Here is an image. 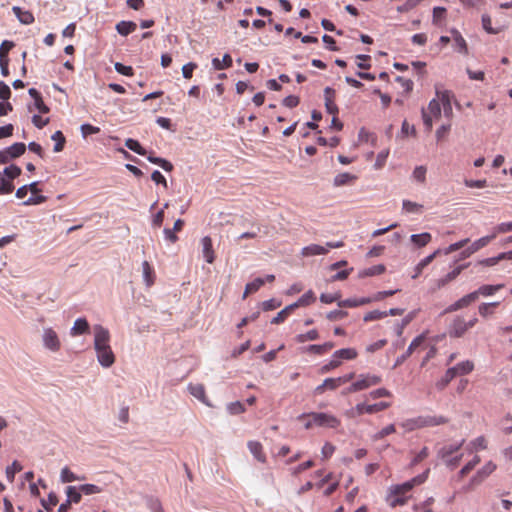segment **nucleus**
I'll list each match as a JSON object with an SVG mask.
<instances>
[{
    "label": "nucleus",
    "instance_id": "nucleus-1",
    "mask_svg": "<svg viewBox=\"0 0 512 512\" xmlns=\"http://www.w3.org/2000/svg\"><path fill=\"white\" fill-rule=\"evenodd\" d=\"M429 472L430 470L427 469L422 474L415 476L405 483L390 486L386 499L389 506L395 508L405 505L410 498L409 493L411 490L423 484L427 480Z\"/></svg>",
    "mask_w": 512,
    "mask_h": 512
},
{
    "label": "nucleus",
    "instance_id": "nucleus-2",
    "mask_svg": "<svg viewBox=\"0 0 512 512\" xmlns=\"http://www.w3.org/2000/svg\"><path fill=\"white\" fill-rule=\"evenodd\" d=\"M94 332V349L96 351L97 360L104 368L111 367L115 362V355L110 346V332L102 325H95Z\"/></svg>",
    "mask_w": 512,
    "mask_h": 512
},
{
    "label": "nucleus",
    "instance_id": "nucleus-3",
    "mask_svg": "<svg viewBox=\"0 0 512 512\" xmlns=\"http://www.w3.org/2000/svg\"><path fill=\"white\" fill-rule=\"evenodd\" d=\"M298 420L304 422L305 429H311L314 426L338 428L341 424L340 419L336 416L323 412L303 413L298 417Z\"/></svg>",
    "mask_w": 512,
    "mask_h": 512
},
{
    "label": "nucleus",
    "instance_id": "nucleus-4",
    "mask_svg": "<svg viewBox=\"0 0 512 512\" xmlns=\"http://www.w3.org/2000/svg\"><path fill=\"white\" fill-rule=\"evenodd\" d=\"M391 402L381 401L374 404L368 403H358L355 407H352L345 411V416L350 419H354L360 417L364 414H376L378 412L384 411L391 407Z\"/></svg>",
    "mask_w": 512,
    "mask_h": 512
},
{
    "label": "nucleus",
    "instance_id": "nucleus-5",
    "mask_svg": "<svg viewBox=\"0 0 512 512\" xmlns=\"http://www.w3.org/2000/svg\"><path fill=\"white\" fill-rule=\"evenodd\" d=\"M382 381L381 376L376 374H360L357 379L347 388V393H355L358 391L366 390L370 387L380 384Z\"/></svg>",
    "mask_w": 512,
    "mask_h": 512
},
{
    "label": "nucleus",
    "instance_id": "nucleus-6",
    "mask_svg": "<svg viewBox=\"0 0 512 512\" xmlns=\"http://www.w3.org/2000/svg\"><path fill=\"white\" fill-rule=\"evenodd\" d=\"M441 109H442V103H441V100L437 96L429 102L427 110L422 109L423 122L428 131H431V129L433 127V118H435V119L440 118Z\"/></svg>",
    "mask_w": 512,
    "mask_h": 512
},
{
    "label": "nucleus",
    "instance_id": "nucleus-7",
    "mask_svg": "<svg viewBox=\"0 0 512 512\" xmlns=\"http://www.w3.org/2000/svg\"><path fill=\"white\" fill-rule=\"evenodd\" d=\"M477 321L478 319L476 317L469 321H465L464 318L460 316L456 317L449 327V336L454 338H460L464 336L469 329L476 325Z\"/></svg>",
    "mask_w": 512,
    "mask_h": 512
},
{
    "label": "nucleus",
    "instance_id": "nucleus-8",
    "mask_svg": "<svg viewBox=\"0 0 512 512\" xmlns=\"http://www.w3.org/2000/svg\"><path fill=\"white\" fill-rule=\"evenodd\" d=\"M355 378V373H349L338 378H327L322 384L318 385L314 393L316 395L323 394L326 390H336L342 384L348 383Z\"/></svg>",
    "mask_w": 512,
    "mask_h": 512
},
{
    "label": "nucleus",
    "instance_id": "nucleus-9",
    "mask_svg": "<svg viewBox=\"0 0 512 512\" xmlns=\"http://www.w3.org/2000/svg\"><path fill=\"white\" fill-rule=\"evenodd\" d=\"M497 466L494 462L488 461L476 474L470 479L466 491L473 490L474 487L480 485L486 478H488L495 470Z\"/></svg>",
    "mask_w": 512,
    "mask_h": 512
},
{
    "label": "nucleus",
    "instance_id": "nucleus-10",
    "mask_svg": "<svg viewBox=\"0 0 512 512\" xmlns=\"http://www.w3.org/2000/svg\"><path fill=\"white\" fill-rule=\"evenodd\" d=\"M43 344L47 349L53 352H57L61 348V342L59 340V337L52 328L44 329Z\"/></svg>",
    "mask_w": 512,
    "mask_h": 512
},
{
    "label": "nucleus",
    "instance_id": "nucleus-11",
    "mask_svg": "<svg viewBox=\"0 0 512 512\" xmlns=\"http://www.w3.org/2000/svg\"><path fill=\"white\" fill-rule=\"evenodd\" d=\"M437 97L441 100L442 109L446 117H451L453 114L451 99L452 93L448 90H437Z\"/></svg>",
    "mask_w": 512,
    "mask_h": 512
},
{
    "label": "nucleus",
    "instance_id": "nucleus-12",
    "mask_svg": "<svg viewBox=\"0 0 512 512\" xmlns=\"http://www.w3.org/2000/svg\"><path fill=\"white\" fill-rule=\"evenodd\" d=\"M324 96H325V107H326L327 112L333 116L338 115L339 110L335 103V91L332 88L327 87L324 90Z\"/></svg>",
    "mask_w": 512,
    "mask_h": 512
},
{
    "label": "nucleus",
    "instance_id": "nucleus-13",
    "mask_svg": "<svg viewBox=\"0 0 512 512\" xmlns=\"http://www.w3.org/2000/svg\"><path fill=\"white\" fill-rule=\"evenodd\" d=\"M422 428L434 427L448 423L449 419L442 415H420Z\"/></svg>",
    "mask_w": 512,
    "mask_h": 512
},
{
    "label": "nucleus",
    "instance_id": "nucleus-14",
    "mask_svg": "<svg viewBox=\"0 0 512 512\" xmlns=\"http://www.w3.org/2000/svg\"><path fill=\"white\" fill-rule=\"evenodd\" d=\"M465 440H461L458 444L444 445L438 451V457L444 462L449 459L454 453H457L463 446Z\"/></svg>",
    "mask_w": 512,
    "mask_h": 512
},
{
    "label": "nucleus",
    "instance_id": "nucleus-15",
    "mask_svg": "<svg viewBox=\"0 0 512 512\" xmlns=\"http://www.w3.org/2000/svg\"><path fill=\"white\" fill-rule=\"evenodd\" d=\"M428 347L427 343V333H422L418 335L413 341L410 343L408 347V354H413L415 352H419Z\"/></svg>",
    "mask_w": 512,
    "mask_h": 512
},
{
    "label": "nucleus",
    "instance_id": "nucleus-16",
    "mask_svg": "<svg viewBox=\"0 0 512 512\" xmlns=\"http://www.w3.org/2000/svg\"><path fill=\"white\" fill-rule=\"evenodd\" d=\"M90 331V326L85 318H78L75 320L73 327L70 330V335L76 337L79 335L87 334Z\"/></svg>",
    "mask_w": 512,
    "mask_h": 512
},
{
    "label": "nucleus",
    "instance_id": "nucleus-17",
    "mask_svg": "<svg viewBox=\"0 0 512 512\" xmlns=\"http://www.w3.org/2000/svg\"><path fill=\"white\" fill-rule=\"evenodd\" d=\"M247 446L249 451L252 453L256 460H258L261 463L266 462V454L263 450L262 444L259 441H249L247 443Z\"/></svg>",
    "mask_w": 512,
    "mask_h": 512
},
{
    "label": "nucleus",
    "instance_id": "nucleus-18",
    "mask_svg": "<svg viewBox=\"0 0 512 512\" xmlns=\"http://www.w3.org/2000/svg\"><path fill=\"white\" fill-rule=\"evenodd\" d=\"M328 253V248L318 245V244H310L301 250V255L304 257L316 256V255H324Z\"/></svg>",
    "mask_w": 512,
    "mask_h": 512
},
{
    "label": "nucleus",
    "instance_id": "nucleus-19",
    "mask_svg": "<svg viewBox=\"0 0 512 512\" xmlns=\"http://www.w3.org/2000/svg\"><path fill=\"white\" fill-rule=\"evenodd\" d=\"M455 377L456 376H464L471 373L474 370V363L470 360L463 361L458 363L454 367H451Z\"/></svg>",
    "mask_w": 512,
    "mask_h": 512
},
{
    "label": "nucleus",
    "instance_id": "nucleus-20",
    "mask_svg": "<svg viewBox=\"0 0 512 512\" xmlns=\"http://www.w3.org/2000/svg\"><path fill=\"white\" fill-rule=\"evenodd\" d=\"M203 255L207 263L212 264L215 260V254L212 246V239L209 236H205L202 239Z\"/></svg>",
    "mask_w": 512,
    "mask_h": 512
},
{
    "label": "nucleus",
    "instance_id": "nucleus-21",
    "mask_svg": "<svg viewBox=\"0 0 512 512\" xmlns=\"http://www.w3.org/2000/svg\"><path fill=\"white\" fill-rule=\"evenodd\" d=\"M441 252L440 249L434 251L432 254L428 255L424 259H422L417 266L415 267V273L412 275L413 279H416L419 277L424 270L434 259L435 257Z\"/></svg>",
    "mask_w": 512,
    "mask_h": 512
},
{
    "label": "nucleus",
    "instance_id": "nucleus-22",
    "mask_svg": "<svg viewBox=\"0 0 512 512\" xmlns=\"http://www.w3.org/2000/svg\"><path fill=\"white\" fill-rule=\"evenodd\" d=\"M12 11L22 24L28 25L34 22V16L30 11L22 10L18 6H14Z\"/></svg>",
    "mask_w": 512,
    "mask_h": 512
},
{
    "label": "nucleus",
    "instance_id": "nucleus-23",
    "mask_svg": "<svg viewBox=\"0 0 512 512\" xmlns=\"http://www.w3.org/2000/svg\"><path fill=\"white\" fill-rule=\"evenodd\" d=\"M451 34H452L453 40L455 42V49L461 54H467L468 53L467 43H466L465 39L462 37L461 33L456 29H452Z\"/></svg>",
    "mask_w": 512,
    "mask_h": 512
},
{
    "label": "nucleus",
    "instance_id": "nucleus-24",
    "mask_svg": "<svg viewBox=\"0 0 512 512\" xmlns=\"http://www.w3.org/2000/svg\"><path fill=\"white\" fill-rule=\"evenodd\" d=\"M400 426L404 429L405 433L422 429L421 417L417 416L414 418L406 419L400 423Z\"/></svg>",
    "mask_w": 512,
    "mask_h": 512
},
{
    "label": "nucleus",
    "instance_id": "nucleus-25",
    "mask_svg": "<svg viewBox=\"0 0 512 512\" xmlns=\"http://www.w3.org/2000/svg\"><path fill=\"white\" fill-rule=\"evenodd\" d=\"M372 302V299L369 297H363V298H354V299H346L338 302L339 307H358L363 306L366 304H369Z\"/></svg>",
    "mask_w": 512,
    "mask_h": 512
},
{
    "label": "nucleus",
    "instance_id": "nucleus-26",
    "mask_svg": "<svg viewBox=\"0 0 512 512\" xmlns=\"http://www.w3.org/2000/svg\"><path fill=\"white\" fill-rule=\"evenodd\" d=\"M358 356L356 349L343 348L334 352L333 357L338 360H354Z\"/></svg>",
    "mask_w": 512,
    "mask_h": 512
},
{
    "label": "nucleus",
    "instance_id": "nucleus-27",
    "mask_svg": "<svg viewBox=\"0 0 512 512\" xmlns=\"http://www.w3.org/2000/svg\"><path fill=\"white\" fill-rule=\"evenodd\" d=\"M334 346L335 345L333 342H326L322 345L313 344V345H309L306 348V351L309 353L317 354V355H323V354H326L327 352H329L330 350H332L334 348Z\"/></svg>",
    "mask_w": 512,
    "mask_h": 512
},
{
    "label": "nucleus",
    "instance_id": "nucleus-28",
    "mask_svg": "<svg viewBox=\"0 0 512 512\" xmlns=\"http://www.w3.org/2000/svg\"><path fill=\"white\" fill-rule=\"evenodd\" d=\"M137 28V25L133 21H120L116 25L117 32L122 36H127L130 33L134 32Z\"/></svg>",
    "mask_w": 512,
    "mask_h": 512
},
{
    "label": "nucleus",
    "instance_id": "nucleus-29",
    "mask_svg": "<svg viewBox=\"0 0 512 512\" xmlns=\"http://www.w3.org/2000/svg\"><path fill=\"white\" fill-rule=\"evenodd\" d=\"M432 239V236L428 232H424L421 234H413L410 237L411 242L417 247L426 246Z\"/></svg>",
    "mask_w": 512,
    "mask_h": 512
},
{
    "label": "nucleus",
    "instance_id": "nucleus-30",
    "mask_svg": "<svg viewBox=\"0 0 512 512\" xmlns=\"http://www.w3.org/2000/svg\"><path fill=\"white\" fill-rule=\"evenodd\" d=\"M356 179L357 177L355 175L350 174L348 172L340 173L335 176L334 185L337 187L344 186L354 182Z\"/></svg>",
    "mask_w": 512,
    "mask_h": 512
},
{
    "label": "nucleus",
    "instance_id": "nucleus-31",
    "mask_svg": "<svg viewBox=\"0 0 512 512\" xmlns=\"http://www.w3.org/2000/svg\"><path fill=\"white\" fill-rule=\"evenodd\" d=\"M504 287L503 284H497V285H482L479 287L478 290L475 291L477 293V298L479 295L482 296H491L497 291L501 290Z\"/></svg>",
    "mask_w": 512,
    "mask_h": 512
},
{
    "label": "nucleus",
    "instance_id": "nucleus-32",
    "mask_svg": "<svg viewBox=\"0 0 512 512\" xmlns=\"http://www.w3.org/2000/svg\"><path fill=\"white\" fill-rule=\"evenodd\" d=\"M495 239V234L487 235L474 241L469 247L475 253L480 249L486 247L492 240Z\"/></svg>",
    "mask_w": 512,
    "mask_h": 512
},
{
    "label": "nucleus",
    "instance_id": "nucleus-33",
    "mask_svg": "<svg viewBox=\"0 0 512 512\" xmlns=\"http://www.w3.org/2000/svg\"><path fill=\"white\" fill-rule=\"evenodd\" d=\"M66 495H67V501L71 503H79L82 498V492L80 491L79 487L75 486H68L66 488Z\"/></svg>",
    "mask_w": 512,
    "mask_h": 512
},
{
    "label": "nucleus",
    "instance_id": "nucleus-34",
    "mask_svg": "<svg viewBox=\"0 0 512 512\" xmlns=\"http://www.w3.org/2000/svg\"><path fill=\"white\" fill-rule=\"evenodd\" d=\"M232 62V57L229 54H225L222 60L214 58L212 60V65L216 70H223L226 68H230L232 66Z\"/></svg>",
    "mask_w": 512,
    "mask_h": 512
},
{
    "label": "nucleus",
    "instance_id": "nucleus-35",
    "mask_svg": "<svg viewBox=\"0 0 512 512\" xmlns=\"http://www.w3.org/2000/svg\"><path fill=\"white\" fill-rule=\"evenodd\" d=\"M265 283V280L262 278H256L252 282L246 284L245 291L243 294V299H245L249 294L257 292L260 287H262Z\"/></svg>",
    "mask_w": 512,
    "mask_h": 512
},
{
    "label": "nucleus",
    "instance_id": "nucleus-36",
    "mask_svg": "<svg viewBox=\"0 0 512 512\" xmlns=\"http://www.w3.org/2000/svg\"><path fill=\"white\" fill-rule=\"evenodd\" d=\"M487 439L484 436H479L469 443L468 449L473 451H481L487 449Z\"/></svg>",
    "mask_w": 512,
    "mask_h": 512
},
{
    "label": "nucleus",
    "instance_id": "nucleus-37",
    "mask_svg": "<svg viewBox=\"0 0 512 512\" xmlns=\"http://www.w3.org/2000/svg\"><path fill=\"white\" fill-rule=\"evenodd\" d=\"M12 159L18 158L25 153L26 145L22 142L14 143L6 148Z\"/></svg>",
    "mask_w": 512,
    "mask_h": 512
},
{
    "label": "nucleus",
    "instance_id": "nucleus-38",
    "mask_svg": "<svg viewBox=\"0 0 512 512\" xmlns=\"http://www.w3.org/2000/svg\"><path fill=\"white\" fill-rule=\"evenodd\" d=\"M402 209L406 213L419 214L422 213L423 211V205L416 202H412L410 200H404L402 203Z\"/></svg>",
    "mask_w": 512,
    "mask_h": 512
},
{
    "label": "nucleus",
    "instance_id": "nucleus-39",
    "mask_svg": "<svg viewBox=\"0 0 512 512\" xmlns=\"http://www.w3.org/2000/svg\"><path fill=\"white\" fill-rule=\"evenodd\" d=\"M147 159L149 162L159 165L162 169H164L167 172H171L173 170L172 163L164 158L149 155V156H147Z\"/></svg>",
    "mask_w": 512,
    "mask_h": 512
},
{
    "label": "nucleus",
    "instance_id": "nucleus-40",
    "mask_svg": "<svg viewBox=\"0 0 512 512\" xmlns=\"http://www.w3.org/2000/svg\"><path fill=\"white\" fill-rule=\"evenodd\" d=\"M316 300L315 294L312 290L307 291L305 294H303L296 302L295 304L297 307H306L312 303H314Z\"/></svg>",
    "mask_w": 512,
    "mask_h": 512
},
{
    "label": "nucleus",
    "instance_id": "nucleus-41",
    "mask_svg": "<svg viewBox=\"0 0 512 512\" xmlns=\"http://www.w3.org/2000/svg\"><path fill=\"white\" fill-rule=\"evenodd\" d=\"M190 393L202 402H206L205 387L202 384L189 385Z\"/></svg>",
    "mask_w": 512,
    "mask_h": 512
},
{
    "label": "nucleus",
    "instance_id": "nucleus-42",
    "mask_svg": "<svg viewBox=\"0 0 512 512\" xmlns=\"http://www.w3.org/2000/svg\"><path fill=\"white\" fill-rule=\"evenodd\" d=\"M125 146L141 156H145L147 154L146 150L141 146V144L132 138H129L125 141Z\"/></svg>",
    "mask_w": 512,
    "mask_h": 512
},
{
    "label": "nucleus",
    "instance_id": "nucleus-43",
    "mask_svg": "<svg viewBox=\"0 0 512 512\" xmlns=\"http://www.w3.org/2000/svg\"><path fill=\"white\" fill-rule=\"evenodd\" d=\"M23 469L22 465L18 461H13V463L6 468V477L9 482H13L15 478V474L20 472Z\"/></svg>",
    "mask_w": 512,
    "mask_h": 512
},
{
    "label": "nucleus",
    "instance_id": "nucleus-44",
    "mask_svg": "<svg viewBox=\"0 0 512 512\" xmlns=\"http://www.w3.org/2000/svg\"><path fill=\"white\" fill-rule=\"evenodd\" d=\"M499 305V302L482 303L478 307L479 314L486 318L494 313L493 309Z\"/></svg>",
    "mask_w": 512,
    "mask_h": 512
},
{
    "label": "nucleus",
    "instance_id": "nucleus-45",
    "mask_svg": "<svg viewBox=\"0 0 512 512\" xmlns=\"http://www.w3.org/2000/svg\"><path fill=\"white\" fill-rule=\"evenodd\" d=\"M319 338V333L316 329H312L304 334H299L295 337L297 343H304L306 341H314Z\"/></svg>",
    "mask_w": 512,
    "mask_h": 512
},
{
    "label": "nucleus",
    "instance_id": "nucleus-46",
    "mask_svg": "<svg viewBox=\"0 0 512 512\" xmlns=\"http://www.w3.org/2000/svg\"><path fill=\"white\" fill-rule=\"evenodd\" d=\"M14 190L13 182H11L2 172H0V193L8 194Z\"/></svg>",
    "mask_w": 512,
    "mask_h": 512
},
{
    "label": "nucleus",
    "instance_id": "nucleus-47",
    "mask_svg": "<svg viewBox=\"0 0 512 512\" xmlns=\"http://www.w3.org/2000/svg\"><path fill=\"white\" fill-rule=\"evenodd\" d=\"M2 173L12 182L14 179L21 175V168L12 164L6 167Z\"/></svg>",
    "mask_w": 512,
    "mask_h": 512
},
{
    "label": "nucleus",
    "instance_id": "nucleus-48",
    "mask_svg": "<svg viewBox=\"0 0 512 512\" xmlns=\"http://www.w3.org/2000/svg\"><path fill=\"white\" fill-rule=\"evenodd\" d=\"M454 378H455V375H454L453 371L451 370V368H449L445 372L444 376L436 382L437 389L443 390Z\"/></svg>",
    "mask_w": 512,
    "mask_h": 512
},
{
    "label": "nucleus",
    "instance_id": "nucleus-49",
    "mask_svg": "<svg viewBox=\"0 0 512 512\" xmlns=\"http://www.w3.org/2000/svg\"><path fill=\"white\" fill-rule=\"evenodd\" d=\"M143 276L148 286H151L154 282V271L148 261H144L142 264Z\"/></svg>",
    "mask_w": 512,
    "mask_h": 512
},
{
    "label": "nucleus",
    "instance_id": "nucleus-50",
    "mask_svg": "<svg viewBox=\"0 0 512 512\" xmlns=\"http://www.w3.org/2000/svg\"><path fill=\"white\" fill-rule=\"evenodd\" d=\"M52 139L56 142L54 149H53L54 152H61L64 149V145L66 142L63 133L61 131H56L52 135Z\"/></svg>",
    "mask_w": 512,
    "mask_h": 512
},
{
    "label": "nucleus",
    "instance_id": "nucleus-51",
    "mask_svg": "<svg viewBox=\"0 0 512 512\" xmlns=\"http://www.w3.org/2000/svg\"><path fill=\"white\" fill-rule=\"evenodd\" d=\"M396 432V428H395V425L394 424H390V425H387L386 427L382 428L380 431H378L374 436H373V439L375 441H378V440H382L384 439L386 436L392 434V433H395Z\"/></svg>",
    "mask_w": 512,
    "mask_h": 512
},
{
    "label": "nucleus",
    "instance_id": "nucleus-52",
    "mask_svg": "<svg viewBox=\"0 0 512 512\" xmlns=\"http://www.w3.org/2000/svg\"><path fill=\"white\" fill-rule=\"evenodd\" d=\"M60 478L63 483H69V482L81 480V478L76 476L68 467H64L61 470Z\"/></svg>",
    "mask_w": 512,
    "mask_h": 512
},
{
    "label": "nucleus",
    "instance_id": "nucleus-53",
    "mask_svg": "<svg viewBox=\"0 0 512 512\" xmlns=\"http://www.w3.org/2000/svg\"><path fill=\"white\" fill-rule=\"evenodd\" d=\"M426 172H427V169L425 166H422V165L417 166V167H415V169L412 173V177L414 180H416L419 183H425Z\"/></svg>",
    "mask_w": 512,
    "mask_h": 512
},
{
    "label": "nucleus",
    "instance_id": "nucleus-54",
    "mask_svg": "<svg viewBox=\"0 0 512 512\" xmlns=\"http://www.w3.org/2000/svg\"><path fill=\"white\" fill-rule=\"evenodd\" d=\"M79 489L85 495L98 494L103 491L101 487L94 484H83L79 486Z\"/></svg>",
    "mask_w": 512,
    "mask_h": 512
},
{
    "label": "nucleus",
    "instance_id": "nucleus-55",
    "mask_svg": "<svg viewBox=\"0 0 512 512\" xmlns=\"http://www.w3.org/2000/svg\"><path fill=\"white\" fill-rule=\"evenodd\" d=\"M387 316H388V313H386V312L374 310V311H370V312L366 313L364 315L363 320L365 322H370V321H375V320L385 318Z\"/></svg>",
    "mask_w": 512,
    "mask_h": 512
},
{
    "label": "nucleus",
    "instance_id": "nucleus-56",
    "mask_svg": "<svg viewBox=\"0 0 512 512\" xmlns=\"http://www.w3.org/2000/svg\"><path fill=\"white\" fill-rule=\"evenodd\" d=\"M512 231V221L498 224L493 228L492 234H495V238L498 234L507 233Z\"/></svg>",
    "mask_w": 512,
    "mask_h": 512
},
{
    "label": "nucleus",
    "instance_id": "nucleus-57",
    "mask_svg": "<svg viewBox=\"0 0 512 512\" xmlns=\"http://www.w3.org/2000/svg\"><path fill=\"white\" fill-rule=\"evenodd\" d=\"M477 300V293L474 292H471L465 296H463L462 298H460L458 301L459 303V306L460 308H465L467 306H469L472 302L476 301Z\"/></svg>",
    "mask_w": 512,
    "mask_h": 512
},
{
    "label": "nucleus",
    "instance_id": "nucleus-58",
    "mask_svg": "<svg viewBox=\"0 0 512 512\" xmlns=\"http://www.w3.org/2000/svg\"><path fill=\"white\" fill-rule=\"evenodd\" d=\"M340 365H341V361L332 356V359L327 364H325L321 367L320 373H322V374L328 373V372L338 368Z\"/></svg>",
    "mask_w": 512,
    "mask_h": 512
},
{
    "label": "nucleus",
    "instance_id": "nucleus-59",
    "mask_svg": "<svg viewBox=\"0 0 512 512\" xmlns=\"http://www.w3.org/2000/svg\"><path fill=\"white\" fill-rule=\"evenodd\" d=\"M385 266L382 264L372 266L366 270L363 271V276H374V275H380L385 272Z\"/></svg>",
    "mask_w": 512,
    "mask_h": 512
},
{
    "label": "nucleus",
    "instance_id": "nucleus-60",
    "mask_svg": "<svg viewBox=\"0 0 512 512\" xmlns=\"http://www.w3.org/2000/svg\"><path fill=\"white\" fill-rule=\"evenodd\" d=\"M371 399H378L382 397H392V393L386 389V388H378L376 390H373L368 395Z\"/></svg>",
    "mask_w": 512,
    "mask_h": 512
},
{
    "label": "nucleus",
    "instance_id": "nucleus-61",
    "mask_svg": "<svg viewBox=\"0 0 512 512\" xmlns=\"http://www.w3.org/2000/svg\"><path fill=\"white\" fill-rule=\"evenodd\" d=\"M468 242H469V239L460 240L456 243L449 245L447 248L444 249L443 252L445 255L451 254V253L463 248Z\"/></svg>",
    "mask_w": 512,
    "mask_h": 512
},
{
    "label": "nucleus",
    "instance_id": "nucleus-62",
    "mask_svg": "<svg viewBox=\"0 0 512 512\" xmlns=\"http://www.w3.org/2000/svg\"><path fill=\"white\" fill-rule=\"evenodd\" d=\"M335 449H336V447L332 443L326 442L321 449L322 459L323 460L329 459L335 452Z\"/></svg>",
    "mask_w": 512,
    "mask_h": 512
},
{
    "label": "nucleus",
    "instance_id": "nucleus-63",
    "mask_svg": "<svg viewBox=\"0 0 512 512\" xmlns=\"http://www.w3.org/2000/svg\"><path fill=\"white\" fill-rule=\"evenodd\" d=\"M114 67H115V70L119 74L129 76V77L134 75V70L131 66H126V65H123L122 63L117 62V63H115Z\"/></svg>",
    "mask_w": 512,
    "mask_h": 512
},
{
    "label": "nucleus",
    "instance_id": "nucleus-64",
    "mask_svg": "<svg viewBox=\"0 0 512 512\" xmlns=\"http://www.w3.org/2000/svg\"><path fill=\"white\" fill-rule=\"evenodd\" d=\"M14 47V43L9 40H4L0 45V58H8L10 50Z\"/></svg>",
    "mask_w": 512,
    "mask_h": 512
}]
</instances>
